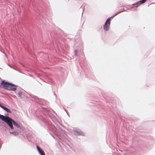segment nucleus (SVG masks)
<instances>
[{"mask_svg": "<svg viewBox=\"0 0 155 155\" xmlns=\"http://www.w3.org/2000/svg\"><path fill=\"white\" fill-rule=\"evenodd\" d=\"M0 118L6 123L12 129H13L12 123L17 127L19 128L20 127V126L19 124L8 117H5L3 115L0 114Z\"/></svg>", "mask_w": 155, "mask_h": 155, "instance_id": "f257e3e1", "label": "nucleus"}, {"mask_svg": "<svg viewBox=\"0 0 155 155\" xmlns=\"http://www.w3.org/2000/svg\"><path fill=\"white\" fill-rule=\"evenodd\" d=\"M16 86L11 84L5 81H2L0 84V87L8 90H11L15 91L16 90Z\"/></svg>", "mask_w": 155, "mask_h": 155, "instance_id": "f03ea898", "label": "nucleus"}, {"mask_svg": "<svg viewBox=\"0 0 155 155\" xmlns=\"http://www.w3.org/2000/svg\"><path fill=\"white\" fill-rule=\"evenodd\" d=\"M110 18H108L104 25V29L105 31H107L109 29L110 23Z\"/></svg>", "mask_w": 155, "mask_h": 155, "instance_id": "7ed1b4c3", "label": "nucleus"}, {"mask_svg": "<svg viewBox=\"0 0 155 155\" xmlns=\"http://www.w3.org/2000/svg\"><path fill=\"white\" fill-rule=\"evenodd\" d=\"M147 0H141L140 2H138L136 3L133 4V5H137L136 7H137L139 6L140 4H142L144 3Z\"/></svg>", "mask_w": 155, "mask_h": 155, "instance_id": "20e7f679", "label": "nucleus"}, {"mask_svg": "<svg viewBox=\"0 0 155 155\" xmlns=\"http://www.w3.org/2000/svg\"><path fill=\"white\" fill-rule=\"evenodd\" d=\"M3 109L8 112H11V111L9 109H8V108L5 107H3Z\"/></svg>", "mask_w": 155, "mask_h": 155, "instance_id": "39448f33", "label": "nucleus"}, {"mask_svg": "<svg viewBox=\"0 0 155 155\" xmlns=\"http://www.w3.org/2000/svg\"><path fill=\"white\" fill-rule=\"evenodd\" d=\"M39 153L41 155H45V154L43 151L42 150H40L39 151Z\"/></svg>", "mask_w": 155, "mask_h": 155, "instance_id": "423d86ee", "label": "nucleus"}, {"mask_svg": "<svg viewBox=\"0 0 155 155\" xmlns=\"http://www.w3.org/2000/svg\"><path fill=\"white\" fill-rule=\"evenodd\" d=\"M11 134H12L15 136H16L18 135V133L17 131L13 132H10Z\"/></svg>", "mask_w": 155, "mask_h": 155, "instance_id": "0eeeda50", "label": "nucleus"}, {"mask_svg": "<svg viewBox=\"0 0 155 155\" xmlns=\"http://www.w3.org/2000/svg\"><path fill=\"white\" fill-rule=\"evenodd\" d=\"M22 93L21 92H19L18 93V95L19 97L21 98V97Z\"/></svg>", "mask_w": 155, "mask_h": 155, "instance_id": "6e6552de", "label": "nucleus"}, {"mask_svg": "<svg viewBox=\"0 0 155 155\" xmlns=\"http://www.w3.org/2000/svg\"><path fill=\"white\" fill-rule=\"evenodd\" d=\"M43 57H45V58H46L47 57H48V55L46 54H44V56Z\"/></svg>", "mask_w": 155, "mask_h": 155, "instance_id": "1a4fd4ad", "label": "nucleus"}, {"mask_svg": "<svg viewBox=\"0 0 155 155\" xmlns=\"http://www.w3.org/2000/svg\"><path fill=\"white\" fill-rule=\"evenodd\" d=\"M37 149H38V151L40 150H41V149L39 148V147L37 146Z\"/></svg>", "mask_w": 155, "mask_h": 155, "instance_id": "9d476101", "label": "nucleus"}, {"mask_svg": "<svg viewBox=\"0 0 155 155\" xmlns=\"http://www.w3.org/2000/svg\"><path fill=\"white\" fill-rule=\"evenodd\" d=\"M74 52H75V54H76H76H77V52H78V51H77V50H75L74 51Z\"/></svg>", "mask_w": 155, "mask_h": 155, "instance_id": "9b49d317", "label": "nucleus"}, {"mask_svg": "<svg viewBox=\"0 0 155 155\" xmlns=\"http://www.w3.org/2000/svg\"><path fill=\"white\" fill-rule=\"evenodd\" d=\"M3 106H2V105H1L0 104V107L2 108H3Z\"/></svg>", "mask_w": 155, "mask_h": 155, "instance_id": "f8f14e48", "label": "nucleus"}]
</instances>
